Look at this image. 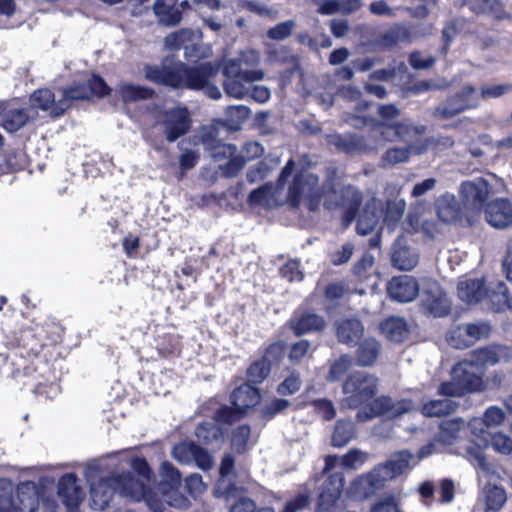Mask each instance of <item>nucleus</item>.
<instances>
[{
  "label": "nucleus",
  "mask_w": 512,
  "mask_h": 512,
  "mask_svg": "<svg viewBox=\"0 0 512 512\" xmlns=\"http://www.w3.org/2000/svg\"><path fill=\"white\" fill-rule=\"evenodd\" d=\"M391 260L393 266L399 270H411L417 265L419 256L404 238H399L393 246Z\"/></svg>",
  "instance_id": "obj_27"
},
{
  "label": "nucleus",
  "mask_w": 512,
  "mask_h": 512,
  "mask_svg": "<svg viewBox=\"0 0 512 512\" xmlns=\"http://www.w3.org/2000/svg\"><path fill=\"white\" fill-rule=\"evenodd\" d=\"M458 297L467 304L481 301L487 293L482 279H468L460 281L457 287Z\"/></svg>",
  "instance_id": "obj_28"
},
{
  "label": "nucleus",
  "mask_w": 512,
  "mask_h": 512,
  "mask_svg": "<svg viewBox=\"0 0 512 512\" xmlns=\"http://www.w3.org/2000/svg\"><path fill=\"white\" fill-rule=\"evenodd\" d=\"M485 369L480 363L465 359L457 363L451 371V380L442 383L438 393L449 397H461L467 393L485 389L483 376Z\"/></svg>",
  "instance_id": "obj_2"
},
{
  "label": "nucleus",
  "mask_w": 512,
  "mask_h": 512,
  "mask_svg": "<svg viewBox=\"0 0 512 512\" xmlns=\"http://www.w3.org/2000/svg\"><path fill=\"white\" fill-rule=\"evenodd\" d=\"M487 222L497 229L512 226V202L506 198H498L486 207Z\"/></svg>",
  "instance_id": "obj_25"
},
{
  "label": "nucleus",
  "mask_w": 512,
  "mask_h": 512,
  "mask_svg": "<svg viewBox=\"0 0 512 512\" xmlns=\"http://www.w3.org/2000/svg\"><path fill=\"white\" fill-rule=\"evenodd\" d=\"M153 10L159 21L166 26H175L182 20V11L176 7V0H156Z\"/></svg>",
  "instance_id": "obj_34"
},
{
  "label": "nucleus",
  "mask_w": 512,
  "mask_h": 512,
  "mask_svg": "<svg viewBox=\"0 0 512 512\" xmlns=\"http://www.w3.org/2000/svg\"><path fill=\"white\" fill-rule=\"evenodd\" d=\"M354 437V427L351 422L338 421L332 434V445L335 447L345 446Z\"/></svg>",
  "instance_id": "obj_49"
},
{
  "label": "nucleus",
  "mask_w": 512,
  "mask_h": 512,
  "mask_svg": "<svg viewBox=\"0 0 512 512\" xmlns=\"http://www.w3.org/2000/svg\"><path fill=\"white\" fill-rule=\"evenodd\" d=\"M484 446H491L496 452L503 455L512 453V439L501 432L492 433L488 436V441L479 440Z\"/></svg>",
  "instance_id": "obj_50"
},
{
  "label": "nucleus",
  "mask_w": 512,
  "mask_h": 512,
  "mask_svg": "<svg viewBox=\"0 0 512 512\" xmlns=\"http://www.w3.org/2000/svg\"><path fill=\"white\" fill-rule=\"evenodd\" d=\"M457 406L451 399L430 400L422 406V414L427 417H440L454 412Z\"/></svg>",
  "instance_id": "obj_46"
},
{
  "label": "nucleus",
  "mask_w": 512,
  "mask_h": 512,
  "mask_svg": "<svg viewBox=\"0 0 512 512\" xmlns=\"http://www.w3.org/2000/svg\"><path fill=\"white\" fill-rule=\"evenodd\" d=\"M492 193V187L487 179L478 177L461 183L459 194L467 209L481 210Z\"/></svg>",
  "instance_id": "obj_14"
},
{
  "label": "nucleus",
  "mask_w": 512,
  "mask_h": 512,
  "mask_svg": "<svg viewBox=\"0 0 512 512\" xmlns=\"http://www.w3.org/2000/svg\"><path fill=\"white\" fill-rule=\"evenodd\" d=\"M390 141H403L407 147L389 149L381 159L382 167H391L406 162L410 154L424 153L429 146L437 145L438 141L424 136L423 130H376Z\"/></svg>",
  "instance_id": "obj_3"
},
{
  "label": "nucleus",
  "mask_w": 512,
  "mask_h": 512,
  "mask_svg": "<svg viewBox=\"0 0 512 512\" xmlns=\"http://www.w3.org/2000/svg\"><path fill=\"white\" fill-rule=\"evenodd\" d=\"M329 143L347 152L368 150L375 147L372 144L366 143L363 139L357 138L350 134H346L344 136L337 134L330 135Z\"/></svg>",
  "instance_id": "obj_43"
},
{
  "label": "nucleus",
  "mask_w": 512,
  "mask_h": 512,
  "mask_svg": "<svg viewBox=\"0 0 512 512\" xmlns=\"http://www.w3.org/2000/svg\"><path fill=\"white\" fill-rule=\"evenodd\" d=\"M16 507L18 512H36L38 509V494L35 484L22 483L16 490Z\"/></svg>",
  "instance_id": "obj_31"
},
{
  "label": "nucleus",
  "mask_w": 512,
  "mask_h": 512,
  "mask_svg": "<svg viewBox=\"0 0 512 512\" xmlns=\"http://www.w3.org/2000/svg\"><path fill=\"white\" fill-rule=\"evenodd\" d=\"M277 161L274 162L273 166H270L266 161L258 162L251 166L247 172V179L250 183H255L268 176L270 171L276 166Z\"/></svg>",
  "instance_id": "obj_59"
},
{
  "label": "nucleus",
  "mask_w": 512,
  "mask_h": 512,
  "mask_svg": "<svg viewBox=\"0 0 512 512\" xmlns=\"http://www.w3.org/2000/svg\"><path fill=\"white\" fill-rule=\"evenodd\" d=\"M406 203L403 199L387 201L384 222L390 229L396 228L404 215Z\"/></svg>",
  "instance_id": "obj_47"
},
{
  "label": "nucleus",
  "mask_w": 512,
  "mask_h": 512,
  "mask_svg": "<svg viewBox=\"0 0 512 512\" xmlns=\"http://www.w3.org/2000/svg\"><path fill=\"white\" fill-rule=\"evenodd\" d=\"M275 349H277V346H271L268 349L267 354L263 359L254 362L250 366V368L248 370L249 381H251L253 383H261L268 376V374L270 373V370H271L270 361L268 360V355H270L272 353V351Z\"/></svg>",
  "instance_id": "obj_48"
},
{
  "label": "nucleus",
  "mask_w": 512,
  "mask_h": 512,
  "mask_svg": "<svg viewBox=\"0 0 512 512\" xmlns=\"http://www.w3.org/2000/svg\"><path fill=\"white\" fill-rule=\"evenodd\" d=\"M435 62V57L432 55L424 56L420 51H413L409 55V64L416 70L429 69L434 66Z\"/></svg>",
  "instance_id": "obj_62"
},
{
  "label": "nucleus",
  "mask_w": 512,
  "mask_h": 512,
  "mask_svg": "<svg viewBox=\"0 0 512 512\" xmlns=\"http://www.w3.org/2000/svg\"><path fill=\"white\" fill-rule=\"evenodd\" d=\"M378 378L364 371H357L348 376L342 386V391L346 395L344 404L349 408H357L370 399L378 391Z\"/></svg>",
  "instance_id": "obj_7"
},
{
  "label": "nucleus",
  "mask_w": 512,
  "mask_h": 512,
  "mask_svg": "<svg viewBox=\"0 0 512 512\" xmlns=\"http://www.w3.org/2000/svg\"><path fill=\"white\" fill-rule=\"evenodd\" d=\"M385 481L375 467L369 473L363 474L355 478L348 488V494L350 497L362 500L374 494L377 489H380L384 485Z\"/></svg>",
  "instance_id": "obj_21"
},
{
  "label": "nucleus",
  "mask_w": 512,
  "mask_h": 512,
  "mask_svg": "<svg viewBox=\"0 0 512 512\" xmlns=\"http://www.w3.org/2000/svg\"><path fill=\"white\" fill-rule=\"evenodd\" d=\"M483 498L485 512H498L507 499L504 489L496 483H489L483 486Z\"/></svg>",
  "instance_id": "obj_41"
},
{
  "label": "nucleus",
  "mask_w": 512,
  "mask_h": 512,
  "mask_svg": "<svg viewBox=\"0 0 512 512\" xmlns=\"http://www.w3.org/2000/svg\"><path fill=\"white\" fill-rule=\"evenodd\" d=\"M463 327L470 345L474 344L482 337L487 336L490 331V327L486 323H469L464 324Z\"/></svg>",
  "instance_id": "obj_58"
},
{
  "label": "nucleus",
  "mask_w": 512,
  "mask_h": 512,
  "mask_svg": "<svg viewBox=\"0 0 512 512\" xmlns=\"http://www.w3.org/2000/svg\"><path fill=\"white\" fill-rule=\"evenodd\" d=\"M326 326L324 318L311 311H304L296 315L291 321V327L297 335L320 331Z\"/></svg>",
  "instance_id": "obj_30"
},
{
  "label": "nucleus",
  "mask_w": 512,
  "mask_h": 512,
  "mask_svg": "<svg viewBox=\"0 0 512 512\" xmlns=\"http://www.w3.org/2000/svg\"><path fill=\"white\" fill-rule=\"evenodd\" d=\"M381 352L380 343L373 337L364 338L358 344L355 358L356 362L361 367L372 366Z\"/></svg>",
  "instance_id": "obj_32"
},
{
  "label": "nucleus",
  "mask_w": 512,
  "mask_h": 512,
  "mask_svg": "<svg viewBox=\"0 0 512 512\" xmlns=\"http://www.w3.org/2000/svg\"><path fill=\"white\" fill-rule=\"evenodd\" d=\"M311 405L314 407V411L319 414L324 420L332 419L336 410L333 406V403L327 399H317L311 402Z\"/></svg>",
  "instance_id": "obj_63"
},
{
  "label": "nucleus",
  "mask_w": 512,
  "mask_h": 512,
  "mask_svg": "<svg viewBox=\"0 0 512 512\" xmlns=\"http://www.w3.org/2000/svg\"><path fill=\"white\" fill-rule=\"evenodd\" d=\"M352 366V359L349 355H342L335 360L331 366L327 375V380L330 382L338 381Z\"/></svg>",
  "instance_id": "obj_54"
},
{
  "label": "nucleus",
  "mask_w": 512,
  "mask_h": 512,
  "mask_svg": "<svg viewBox=\"0 0 512 512\" xmlns=\"http://www.w3.org/2000/svg\"><path fill=\"white\" fill-rule=\"evenodd\" d=\"M363 332L364 327L358 319H345L337 324V338L348 346L356 345Z\"/></svg>",
  "instance_id": "obj_33"
},
{
  "label": "nucleus",
  "mask_w": 512,
  "mask_h": 512,
  "mask_svg": "<svg viewBox=\"0 0 512 512\" xmlns=\"http://www.w3.org/2000/svg\"><path fill=\"white\" fill-rule=\"evenodd\" d=\"M218 422L222 423L221 421H218V419L216 418V421L206 422L199 425L195 431L197 439L203 444L207 445L221 443L222 430L219 427Z\"/></svg>",
  "instance_id": "obj_45"
},
{
  "label": "nucleus",
  "mask_w": 512,
  "mask_h": 512,
  "mask_svg": "<svg viewBox=\"0 0 512 512\" xmlns=\"http://www.w3.org/2000/svg\"><path fill=\"white\" fill-rule=\"evenodd\" d=\"M505 419L506 414L501 408L490 406L485 410L482 418L471 419L468 426L478 440L488 441V436L492 434L489 430L502 425Z\"/></svg>",
  "instance_id": "obj_18"
},
{
  "label": "nucleus",
  "mask_w": 512,
  "mask_h": 512,
  "mask_svg": "<svg viewBox=\"0 0 512 512\" xmlns=\"http://www.w3.org/2000/svg\"><path fill=\"white\" fill-rule=\"evenodd\" d=\"M268 58L276 63L290 65L288 72L294 74L300 70L299 57L291 52L288 46L273 47L268 50Z\"/></svg>",
  "instance_id": "obj_42"
},
{
  "label": "nucleus",
  "mask_w": 512,
  "mask_h": 512,
  "mask_svg": "<svg viewBox=\"0 0 512 512\" xmlns=\"http://www.w3.org/2000/svg\"><path fill=\"white\" fill-rule=\"evenodd\" d=\"M419 288L416 279L408 275L393 277L387 285L389 296L400 303L414 300L419 294Z\"/></svg>",
  "instance_id": "obj_23"
},
{
  "label": "nucleus",
  "mask_w": 512,
  "mask_h": 512,
  "mask_svg": "<svg viewBox=\"0 0 512 512\" xmlns=\"http://www.w3.org/2000/svg\"><path fill=\"white\" fill-rule=\"evenodd\" d=\"M165 58L160 65L146 64L143 68L145 79L158 86L168 87L174 90L179 89L181 75L179 73L178 61H170Z\"/></svg>",
  "instance_id": "obj_15"
},
{
  "label": "nucleus",
  "mask_w": 512,
  "mask_h": 512,
  "mask_svg": "<svg viewBox=\"0 0 512 512\" xmlns=\"http://www.w3.org/2000/svg\"><path fill=\"white\" fill-rule=\"evenodd\" d=\"M230 512H274V510L270 507L257 509L253 500L243 497L231 506Z\"/></svg>",
  "instance_id": "obj_64"
},
{
  "label": "nucleus",
  "mask_w": 512,
  "mask_h": 512,
  "mask_svg": "<svg viewBox=\"0 0 512 512\" xmlns=\"http://www.w3.org/2000/svg\"><path fill=\"white\" fill-rule=\"evenodd\" d=\"M420 297L422 306L428 314L434 317H443L449 313L451 302L436 281L424 280Z\"/></svg>",
  "instance_id": "obj_13"
},
{
  "label": "nucleus",
  "mask_w": 512,
  "mask_h": 512,
  "mask_svg": "<svg viewBox=\"0 0 512 512\" xmlns=\"http://www.w3.org/2000/svg\"><path fill=\"white\" fill-rule=\"evenodd\" d=\"M301 383L302 382L299 373L293 371L278 386V392L282 395L294 394L300 389Z\"/></svg>",
  "instance_id": "obj_61"
},
{
  "label": "nucleus",
  "mask_w": 512,
  "mask_h": 512,
  "mask_svg": "<svg viewBox=\"0 0 512 512\" xmlns=\"http://www.w3.org/2000/svg\"><path fill=\"white\" fill-rule=\"evenodd\" d=\"M58 495L70 512L78 507L84 494L77 485L74 474H66L61 478L58 485Z\"/></svg>",
  "instance_id": "obj_26"
},
{
  "label": "nucleus",
  "mask_w": 512,
  "mask_h": 512,
  "mask_svg": "<svg viewBox=\"0 0 512 512\" xmlns=\"http://www.w3.org/2000/svg\"><path fill=\"white\" fill-rule=\"evenodd\" d=\"M58 106L54 92L49 88H38L29 96V105L22 108H15L11 118L19 123L20 128L25 125L34 123L39 117V110L48 113L52 119L61 117L55 115V109Z\"/></svg>",
  "instance_id": "obj_6"
},
{
  "label": "nucleus",
  "mask_w": 512,
  "mask_h": 512,
  "mask_svg": "<svg viewBox=\"0 0 512 512\" xmlns=\"http://www.w3.org/2000/svg\"><path fill=\"white\" fill-rule=\"evenodd\" d=\"M502 352L503 349H496L492 347L479 349L475 352L471 360L474 363L482 364L483 368L486 370L487 365H494L500 361Z\"/></svg>",
  "instance_id": "obj_53"
},
{
  "label": "nucleus",
  "mask_w": 512,
  "mask_h": 512,
  "mask_svg": "<svg viewBox=\"0 0 512 512\" xmlns=\"http://www.w3.org/2000/svg\"><path fill=\"white\" fill-rule=\"evenodd\" d=\"M134 472L118 474L115 481L119 482L120 491L124 497L135 501L144 499L151 510L162 512L163 505L161 501L154 499L153 493H147L146 484L150 480V469L144 459L136 458L132 461Z\"/></svg>",
  "instance_id": "obj_4"
},
{
  "label": "nucleus",
  "mask_w": 512,
  "mask_h": 512,
  "mask_svg": "<svg viewBox=\"0 0 512 512\" xmlns=\"http://www.w3.org/2000/svg\"><path fill=\"white\" fill-rule=\"evenodd\" d=\"M466 428V424L461 419H449L443 421L439 427V433L435 441L444 445H451L461 437Z\"/></svg>",
  "instance_id": "obj_38"
},
{
  "label": "nucleus",
  "mask_w": 512,
  "mask_h": 512,
  "mask_svg": "<svg viewBox=\"0 0 512 512\" xmlns=\"http://www.w3.org/2000/svg\"><path fill=\"white\" fill-rule=\"evenodd\" d=\"M293 160H289L278 178L277 185L267 183L250 192L248 203L253 206L264 208L277 207L288 201L293 207H297L302 201L308 209L315 211L319 207L320 193L315 188L318 177L315 174H305L296 176L293 185L289 188L287 195L283 193V187L287 179L294 170Z\"/></svg>",
  "instance_id": "obj_1"
},
{
  "label": "nucleus",
  "mask_w": 512,
  "mask_h": 512,
  "mask_svg": "<svg viewBox=\"0 0 512 512\" xmlns=\"http://www.w3.org/2000/svg\"><path fill=\"white\" fill-rule=\"evenodd\" d=\"M416 463L415 457L411 452L401 450L390 455L384 464L377 466V469L382 479L386 482L409 471Z\"/></svg>",
  "instance_id": "obj_19"
},
{
  "label": "nucleus",
  "mask_w": 512,
  "mask_h": 512,
  "mask_svg": "<svg viewBox=\"0 0 512 512\" xmlns=\"http://www.w3.org/2000/svg\"><path fill=\"white\" fill-rule=\"evenodd\" d=\"M369 454L359 449H351L340 459L341 465L346 469H359L367 460Z\"/></svg>",
  "instance_id": "obj_52"
},
{
  "label": "nucleus",
  "mask_w": 512,
  "mask_h": 512,
  "mask_svg": "<svg viewBox=\"0 0 512 512\" xmlns=\"http://www.w3.org/2000/svg\"><path fill=\"white\" fill-rule=\"evenodd\" d=\"M119 94L125 103L149 100L156 96V92L153 88L133 83H124L120 85Z\"/></svg>",
  "instance_id": "obj_40"
},
{
  "label": "nucleus",
  "mask_w": 512,
  "mask_h": 512,
  "mask_svg": "<svg viewBox=\"0 0 512 512\" xmlns=\"http://www.w3.org/2000/svg\"><path fill=\"white\" fill-rule=\"evenodd\" d=\"M437 214L440 220L449 223L458 219L459 208L454 195L445 194L436 202Z\"/></svg>",
  "instance_id": "obj_44"
},
{
  "label": "nucleus",
  "mask_w": 512,
  "mask_h": 512,
  "mask_svg": "<svg viewBox=\"0 0 512 512\" xmlns=\"http://www.w3.org/2000/svg\"><path fill=\"white\" fill-rule=\"evenodd\" d=\"M86 85L90 99L92 97L105 98L111 94V88L106 83L104 78L98 74H92Z\"/></svg>",
  "instance_id": "obj_51"
},
{
  "label": "nucleus",
  "mask_w": 512,
  "mask_h": 512,
  "mask_svg": "<svg viewBox=\"0 0 512 512\" xmlns=\"http://www.w3.org/2000/svg\"><path fill=\"white\" fill-rule=\"evenodd\" d=\"M378 209V201L375 199L366 204L357 221L356 230L359 234L366 235L376 227L379 221Z\"/></svg>",
  "instance_id": "obj_39"
},
{
  "label": "nucleus",
  "mask_w": 512,
  "mask_h": 512,
  "mask_svg": "<svg viewBox=\"0 0 512 512\" xmlns=\"http://www.w3.org/2000/svg\"><path fill=\"white\" fill-rule=\"evenodd\" d=\"M165 128H191V114L186 106L176 105L162 113Z\"/></svg>",
  "instance_id": "obj_36"
},
{
  "label": "nucleus",
  "mask_w": 512,
  "mask_h": 512,
  "mask_svg": "<svg viewBox=\"0 0 512 512\" xmlns=\"http://www.w3.org/2000/svg\"><path fill=\"white\" fill-rule=\"evenodd\" d=\"M467 451L471 458L475 460V463L479 468L478 479L483 486H485V484L491 483L490 480L499 477L497 467L487 461L481 450L477 448H469Z\"/></svg>",
  "instance_id": "obj_37"
},
{
  "label": "nucleus",
  "mask_w": 512,
  "mask_h": 512,
  "mask_svg": "<svg viewBox=\"0 0 512 512\" xmlns=\"http://www.w3.org/2000/svg\"><path fill=\"white\" fill-rule=\"evenodd\" d=\"M446 340L451 347L461 349L470 346L463 325H457L452 328L446 336Z\"/></svg>",
  "instance_id": "obj_56"
},
{
  "label": "nucleus",
  "mask_w": 512,
  "mask_h": 512,
  "mask_svg": "<svg viewBox=\"0 0 512 512\" xmlns=\"http://www.w3.org/2000/svg\"><path fill=\"white\" fill-rule=\"evenodd\" d=\"M160 477L161 481L156 489L147 493H153L154 499L161 501L163 507L167 504L179 509L187 508L189 500L179 491L180 472L172 464L163 462L160 467Z\"/></svg>",
  "instance_id": "obj_5"
},
{
  "label": "nucleus",
  "mask_w": 512,
  "mask_h": 512,
  "mask_svg": "<svg viewBox=\"0 0 512 512\" xmlns=\"http://www.w3.org/2000/svg\"><path fill=\"white\" fill-rule=\"evenodd\" d=\"M223 88L227 95L241 99L247 95L246 84L261 81L264 72L261 69L243 70L238 59L227 60L222 68Z\"/></svg>",
  "instance_id": "obj_8"
},
{
  "label": "nucleus",
  "mask_w": 512,
  "mask_h": 512,
  "mask_svg": "<svg viewBox=\"0 0 512 512\" xmlns=\"http://www.w3.org/2000/svg\"><path fill=\"white\" fill-rule=\"evenodd\" d=\"M180 68L181 83L179 89L202 90L208 87L209 81L213 78L218 68L210 62H204L197 66H188L184 62L178 60Z\"/></svg>",
  "instance_id": "obj_11"
},
{
  "label": "nucleus",
  "mask_w": 512,
  "mask_h": 512,
  "mask_svg": "<svg viewBox=\"0 0 512 512\" xmlns=\"http://www.w3.org/2000/svg\"><path fill=\"white\" fill-rule=\"evenodd\" d=\"M15 107L9 100H0V125L2 128H20L19 123L11 118Z\"/></svg>",
  "instance_id": "obj_60"
},
{
  "label": "nucleus",
  "mask_w": 512,
  "mask_h": 512,
  "mask_svg": "<svg viewBox=\"0 0 512 512\" xmlns=\"http://www.w3.org/2000/svg\"><path fill=\"white\" fill-rule=\"evenodd\" d=\"M412 409V403L409 400H399L394 402L388 396H380L376 398L367 410H361L357 413L356 418L359 421H366L377 415H385L393 418L402 413L409 412Z\"/></svg>",
  "instance_id": "obj_17"
},
{
  "label": "nucleus",
  "mask_w": 512,
  "mask_h": 512,
  "mask_svg": "<svg viewBox=\"0 0 512 512\" xmlns=\"http://www.w3.org/2000/svg\"><path fill=\"white\" fill-rule=\"evenodd\" d=\"M344 485L341 473L327 476L319 487L317 512H341L340 496Z\"/></svg>",
  "instance_id": "obj_12"
},
{
  "label": "nucleus",
  "mask_w": 512,
  "mask_h": 512,
  "mask_svg": "<svg viewBox=\"0 0 512 512\" xmlns=\"http://www.w3.org/2000/svg\"><path fill=\"white\" fill-rule=\"evenodd\" d=\"M411 37L412 32L406 24L394 23L374 38L373 45L381 50H390L399 43L410 41Z\"/></svg>",
  "instance_id": "obj_24"
},
{
  "label": "nucleus",
  "mask_w": 512,
  "mask_h": 512,
  "mask_svg": "<svg viewBox=\"0 0 512 512\" xmlns=\"http://www.w3.org/2000/svg\"><path fill=\"white\" fill-rule=\"evenodd\" d=\"M117 477L118 474H112L110 477L103 478L97 483L91 484V503L94 509H105L115 492L123 496L120 491L119 482L114 480Z\"/></svg>",
  "instance_id": "obj_22"
},
{
  "label": "nucleus",
  "mask_w": 512,
  "mask_h": 512,
  "mask_svg": "<svg viewBox=\"0 0 512 512\" xmlns=\"http://www.w3.org/2000/svg\"><path fill=\"white\" fill-rule=\"evenodd\" d=\"M192 34V30L188 28L171 32L164 39L165 46L170 50L178 51L186 41L190 40Z\"/></svg>",
  "instance_id": "obj_55"
},
{
  "label": "nucleus",
  "mask_w": 512,
  "mask_h": 512,
  "mask_svg": "<svg viewBox=\"0 0 512 512\" xmlns=\"http://www.w3.org/2000/svg\"><path fill=\"white\" fill-rule=\"evenodd\" d=\"M475 93V87L470 85L464 86L460 92L435 107L433 115L437 118L447 120L465 110L477 107L478 102L470 100V97Z\"/></svg>",
  "instance_id": "obj_16"
},
{
  "label": "nucleus",
  "mask_w": 512,
  "mask_h": 512,
  "mask_svg": "<svg viewBox=\"0 0 512 512\" xmlns=\"http://www.w3.org/2000/svg\"><path fill=\"white\" fill-rule=\"evenodd\" d=\"M86 83H74L62 90V98L58 100V106L55 109V115H64L71 107L73 101L89 100Z\"/></svg>",
  "instance_id": "obj_29"
},
{
  "label": "nucleus",
  "mask_w": 512,
  "mask_h": 512,
  "mask_svg": "<svg viewBox=\"0 0 512 512\" xmlns=\"http://www.w3.org/2000/svg\"><path fill=\"white\" fill-rule=\"evenodd\" d=\"M294 25L292 20L280 22L267 31V37L272 40H284L291 35Z\"/></svg>",
  "instance_id": "obj_57"
},
{
  "label": "nucleus",
  "mask_w": 512,
  "mask_h": 512,
  "mask_svg": "<svg viewBox=\"0 0 512 512\" xmlns=\"http://www.w3.org/2000/svg\"><path fill=\"white\" fill-rule=\"evenodd\" d=\"M173 457L182 464L195 462L197 467L208 470L213 465L212 457L192 442H182L173 449Z\"/></svg>",
  "instance_id": "obj_20"
},
{
  "label": "nucleus",
  "mask_w": 512,
  "mask_h": 512,
  "mask_svg": "<svg viewBox=\"0 0 512 512\" xmlns=\"http://www.w3.org/2000/svg\"><path fill=\"white\" fill-rule=\"evenodd\" d=\"M315 188L319 189V193H320L319 201L321 200V198L324 195L332 192V194L329 195V197L327 199H325V202H324L325 207L328 209L341 207L344 210L343 224L345 226L350 225L354 219L355 212L361 202L360 192L352 186H346L341 189L340 195H338L334 191L333 184L330 181L325 183L322 187H320L317 183Z\"/></svg>",
  "instance_id": "obj_9"
},
{
  "label": "nucleus",
  "mask_w": 512,
  "mask_h": 512,
  "mask_svg": "<svg viewBox=\"0 0 512 512\" xmlns=\"http://www.w3.org/2000/svg\"><path fill=\"white\" fill-rule=\"evenodd\" d=\"M233 408L223 407L217 413V419L221 422L231 423L238 418V414L244 413L248 408L255 406L260 399L259 392L249 384H244L232 393Z\"/></svg>",
  "instance_id": "obj_10"
},
{
  "label": "nucleus",
  "mask_w": 512,
  "mask_h": 512,
  "mask_svg": "<svg viewBox=\"0 0 512 512\" xmlns=\"http://www.w3.org/2000/svg\"><path fill=\"white\" fill-rule=\"evenodd\" d=\"M379 329L387 340L400 343L404 341L408 334L409 329L406 321L401 317H390L381 322Z\"/></svg>",
  "instance_id": "obj_35"
}]
</instances>
